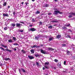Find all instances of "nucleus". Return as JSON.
Returning <instances> with one entry per match:
<instances>
[{
    "label": "nucleus",
    "mask_w": 75,
    "mask_h": 75,
    "mask_svg": "<svg viewBox=\"0 0 75 75\" xmlns=\"http://www.w3.org/2000/svg\"><path fill=\"white\" fill-rule=\"evenodd\" d=\"M58 13H59V14H62V13L61 12H59V11L58 10H55L54 11V14H55V15L57 14H58Z\"/></svg>",
    "instance_id": "f257e3e1"
},
{
    "label": "nucleus",
    "mask_w": 75,
    "mask_h": 75,
    "mask_svg": "<svg viewBox=\"0 0 75 75\" xmlns=\"http://www.w3.org/2000/svg\"><path fill=\"white\" fill-rule=\"evenodd\" d=\"M69 16L68 17L69 18H71L72 17V15H73L74 16L75 15V13H74L73 12H71L69 14Z\"/></svg>",
    "instance_id": "f03ea898"
},
{
    "label": "nucleus",
    "mask_w": 75,
    "mask_h": 75,
    "mask_svg": "<svg viewBox=\"0 0 75 75\" xmlns=\"http://www.w3.org/2000/svg\"><path fill=\"white\" fill-rule=\"evenodd\" d=\"M49 64V62H46L45 63V68H46V69H48L49 67H48V65Z\"/></svg>",
    "instance_id": "7ed1b4c3"
},
{
    "label": "nucleus",
    "mask_w": 75,
    "mask_h": 75,
    "mask_svg": "<svg viewBox=\"0 0 75 75\" xmlns=\"http://www.w3.org/2000/svg\"><path fill=\"white\" fill-rule=\"evenodd\" d=\"M16 25L17 27H18L19 28H20L21 26H22V24L18 23H16Z\"/></svg>",
    "instance_id": "20e7f679"
},
{
    "label": "nucleus",
    "mask_w": 75,
    "mask_h": 75,
    "mask_svg": "<svg viewBox=\"0 0 75 75\" xmlns=\"http://www.w3.org/2000/svg\"><path fill=\"white\" fill-rule=\"evenodd\" d=\"M35 29L34 28H31L28 30L29 31H35Z\"/></svg>",
    "instance_id": "39448f33"
},
{
    "label": "nucleus",
    "mask_w": 75,
    "mask_h": 75,
    "mask_svg": "<svg viewBox=\"0 0 75 75\" xmlns=\"http://www.w3.org/2000/svg\"><path fill=\"white\" fill-rule=\"evenodd\" d=\"M28 58L30 59H34V57L32 56L29 55L28 56Z\"/></svg>",
    "instance_id": "423d86ee"
},
{
    "label": "nucleus",
    "mask_w": 75,
    "mask_h": 75,
    "mask_svg": "<svg viewBox=\"0 0 75 75\" xmlns=\"http://www.w3.org/2000/svg\"><path fill=\"white\" fill-rule=\"evenodd\" d=\"M52 23H58V20L57 19H54L52 21Z\"/></svg>",
    "instance_id": "0eeeda50"
},
{
    "label": "nucleus",
    "mask_w": 75,
    "mask_h": 75,
    "mask_svg": "<svg viewBox=\"0 0 75 75\" xmlns=\"http://www.w3.org/2000/svg\"><path fill=\"white\" fill-rule=\"evenodd\" d=\"M40 52H41V53L42 54H46V52L43 50H40Z\"/></svg>",
    "instance_id": "6e6552de"
},
{
    "label": "nucleus",
    "mask_w": 75,
    "mask_h": 75,
    "mask_svg": "<svg viewBox=\"0 0 75 75\" xmlns=\"http://www.w3.org/2000/svg\"><path fill=\"white\" fill-rule=\"evenodd\" d=\"M39 48V47L37 46L36 45H34L33 46H31V48Z\"/></svg>",
    "instance_id": "1a4fd4ad"
},
{
    "label": "nucleus",
    "mask_w": 75,
    "mask_h": 75,
    "mask_svg": "<svg viewBox=\"0 0 75 75\" xmlns=\"http://www.w3.org/2000/svg\"><path fill=\"white\" fill-rule=\"evenodd\" d=\"M3 17H8V15L7 13L6 14H4L3 15Z\"/></svg>",
    "instance_id": "9d476101"
},
{
    "label": "nucleus",
    "mask_w": 75,
    "mask_h": 75,
    "mask_svg": "<svg viewBox=\"0 0 75 75\" xmlns=\"http://www.w3.org/2000/svg\"><path fill=\"white\" fill-rule=\"evenodd\" d=\"M4 60L5 61H9V60H10V58H5L4 59Z\"/></svg>",
    "instance_id": "9b49d317"
},
{
    "label": "nucleus",
    "mask_w": 75,
    "mask_h": 75,
    "mask_svg": "<svg viewBox=\"0 0 75 75\" xmlns=\"http://www.w3.org/2000/svg\"><path fill=\"white\" fill-rule=\"evenodd\" d=\"M49 50H50L51 51H54V49L51 48V47H49L48 48Z\"/></svg>",
    "instance_id": "f8f14e48"
},
{
    "label": "nucleus",
    "mask_w": 75,
    "mask_h": 75,
    "mask_svg": "<svg viewBox=\"0 0 75 75\" xmlns=\"http://www.w3.org/2000/svg\"><path fill=\"white\" fill-rule=\"evenodd\" d=\"M65 26L66 27H71V26L70 25V24H69L68 25H65Z\"/></svg>",
    "instance_id": "ddd939ff"
},
{
    "label": "nucleus",
    "mask_w": 75,
    "mask_h": 75,
    "mask_svg": "<svg viewBox=\"0 0 75 75\" xmlns=\"http://www.w3.org/2000/svg\"><path fill=\"white\" fill-rule=\"evenodd\" d=\"M6 51H8V52H11V50H8V49L7 48L6 49Z\"/></svg>",
    "instance_id": "4468645a"
},
{
    "label": "nucleus",
    "mask_w": 75,
    "mask_h": 75,
    "mask_svg": "<svg viewBox=\"0 0 75 75\" xmlns=\"http://www.w3.org/2000/svg\"><path fill=\"white\" fill-rule=\"evenodd\" d=\"M61 35H59L57 36V38H61Z\"/></svg>",
    "instance_id": "2eb2a0df"
},
{
    "label": "nucleus",
    "mask_w": 75,
    "mask_h": 75,
    "mask_svg": "<svg viewBox=\"0 0 75 75\" xmlns=\"http://www.w3.org/2000/svg\"><path fill=\"white\" fill-rule=\"evenodd\" d=\"M21 52H23V54H25L26 53V52H25V51H24V50H21Z\"/></svg>",
    "instance_id": "dca6fc26"
},
{
    "label": "nucleus",
    "mask_w": 75,
    "mask_h": 75,
    "mask_svg": "<svg viewBox=\"0 0 75 75\" xmlns=\"http://www.w3.org/2000/svg\"><path fill=\"white\" fill-rule=\"evenodd\" d=\"M0 65L1 66V67H4V64H3L0 62Z\"/></svg>",
    "instance_id": "f3484780"
},
{
    "label": "nucleus",
    "mask_w": 75,
    "mask_h": 75,
    "mask_svg": "<svg viewBox=\"0 0 75 75\" xmlns=\"http://www.w3.org/2000/svg\"><path fill=\"white\" fill-rule=\"evenodd\" d=\"M40 12L39 11H37L35 13V14H40Z\"/></svg>",
    "instance_id": "a211bd4d"
},
{
    "label": "nucleus",
    "mask_w": 75,
    "mask_h": 75,
    "mask_svg": "<svg viewBox=\"0 0 75 75\" xmlns=\"http://www.w3.org/2000/svg\"><path fill=\"white\" fill-rule=\"evenodd\" d=\"M67 38H71V36H70L69 35H67L66 36Z\"/></svg>",
    "instance_id": "6ab92c4d"
},
{
    "label": "nucleus",
    "mask_w": 75,
    "mask_h": 75,
    "mask_svg": "<svg viewBox=\"0 0 75 75\" xmlns=\"http://www.w3.org/2000/svg\"><path fill=\"white\" fill-rule=\"evenodd\" d=\"M39 36H38L37 37H35V40H38L39 39Z\"/></svg>",
    "instance_id": "aec40b11"
},
{
    "label": "nucleus",
    "mask_w": 75,
    "mask_h": 75,
    "mask_svg": "<svg viewBox=\"0 0 75 75\" xmlns=\"http://www.w3.org/2000/svg\"><path fill=\"white\" fill-rule=\"evenodd\" d=\"M30 52H31V53L34 54V50H30Z\"/></svg>",
    "instance_id": "412c9836"
},
{
    "label": "nucleus",
    "mask_w": 75,
    "mask_h": 75,
    "mask_svg": "<svg viewBox=\"0 0 75 75\" xmlns=\"http://www.w3.org/2000/svg\"><path fill=\"white\" fill-rule=\"evenodd\" d=\"M7 4V3L6 2H4L3 5L4 6H6V4Z\"/></svg>",
    "instance_id": "4be33fe9"
},
{
    "label": "nucleus",
    "mask_w": 75,
    "mask_h": 75,
    "mask_svg": "<svg viewBox=\"0 0 75 75\" xmlns=\"http://www.w3.org/2000/svg\"><path fill=\"white\" fill-rule=\"evenodd\" d=\"M52 27H53V26H52V25H50L48 27L49 28H52Z\"/></svg>",
    "instance_id": "5701e85b"
},
{
    "label": "nucleus",
    "mask_w": 75,
    "mask_h": 75,
    "mask_svg": "<svg viewBox=\"0 0 75 75\" xmlns=\"http://www.w3.org/2000/svg\"><path fill=\"white\" fill-rule=\"evenodd\" d=\"M1 46L3 47H4V48H7V46H4V45H3L2 44L1 45Z\"/></svg>",
    "instance_id": "b1692460"
},
{
    "label": "nucleus",
    "mask_w": 75,
    "mask_h": 75,
    "mask_svg": "<svg viewBox=\"0 0 75 75\" xmlns=\"http://www.w3.org/2000/svg\"><path fill=\"white\" fill-rule=\"evenodd\" d=\"M8 41L9 42H13V41H12V40H8Z\"/></svg>",
    "instance_id": "393cba45"
},
{
    "label": "nucleus",
    "mask_w": 75,
    "mask_h": 75,
    "mask_svg": "<svg viewBox=\"0 0 75 75\" xmlns=\"http://www.w3.org/2000/svg\"><path fill=\"white\" fill-rule=\"evenodd\" d=\"M21 70L23 72H25V71L24 69H21Z\"/></svg>",
    "instance_id": "a878e982"
},
{
    "label": "nucleus",
    "mask_w": 75,
    "mask_h": 75,
    "mask_svg": "<svg viewBox=\"0 0 75 75\" xmlns=\"http://www.w3.org/2000/svg\"><path fill=\"white\" fill-rule=\"evenodd\" d=\"M12 26H13V27H15V25H16V24H14V23H13L12 24Z\"/></svg>",
    "instance_id": "bb28decb"
},
{
    "label": "nucleus",
    "mask_w": 75,
    "mask_h": 75,
    "mask_svg": "<svg viewBox=\"0 0 75 75\" xmlns=\"http://www.w3.org/2000/svg\"><path fill=\"white\" fill-rule=\"evenodd\" d=\"M13 39L14 40V41H16V38L13 37Z\"/></svg>",
    "instance_id": "cd10ccee"
},
{
    "label": "nucleus",
    "mask_w": 75,
    "mask_h": 75,
    "mask_svg": "<svg viewBox=\"0 0 75 75\" xmlns=\"http://www.w3.org/2000/svg\"><path fill=\"white\" fill-rule=\"evenodd\" d=\"M62 47H66V45L65 44H63L62 45Z\"/></svg>",
    "instance_id": "c85d7f7f"
},
{
    "label": "nucleus",
    "mask_w": 75,
    "mask_h": 75,
    "mask_svg": "<svg viewBox=\"0 0 75 75\" xmlns=\"http://www.w3.org/2000/svg\"><path fill=\"white\" fill-rule=\"evenodd\" d=\"M13 45H18V44L16 43H14L13 44Z\"/></svg>",
    "instance_id": "c756f323"
},
{
    "label": "nucleus",
    "mask_w": 75,
    "mask_h": 75,
    "mask_svg": "<svg viewBox=\"0 0 75 75\" xmlns=\"http://www.w3.org/2000/svg\"><path fill=\"white\" fill-rule=\"evenodd\" d=\"M58 60L57 59H54V62H58Z\"/></svg>",
    "instance_id": "7c9ffc66"
},
{
    "label": "nucleus",
    "mask_w": 75,
    "mask_h": 75,
    "mask_svg": "<svg viewBox=\"0 0 75 75\" xmlns=\"http://www.w3.org/2000/svg\"><path fill=\"white\" fill-rule=\"evenodd\" d=\"M7 29H8V28H7V27H6L4 28V30H7Z\"/></svg>",
    "instance_id": "2f4dec72"
},
{
    "label": "nucleus",
    "mask_w": 75,
    "mask_h": 75,
    "mask_svg": "<svg viewBox=\"0 0 75 75\" xmlns=\"http://www.w3.org/2000/svg\"><path fill=\"white\" fill-rule=\"evenodd\" d=\"M68 32H70V33H72V30H71L70 29H69Z\"/></svg>",
    "instance_id": "473e14b6"
},
{
    "label": "nucleus",
    "mask_w": 75,
    "mask_h": 75,
    "mask_svg": "<svg viewBox=\"0 0 75 75\" xmlns=\"http://www.w3.org/2000/svg\"><path fill=\"white\" fill-rule=\"evenodd\" d=\"M52 40V38H51L49 39V41H51Z\"/></svg>",
    "instance_id": "72a5a7b5"
},
{
    "label": "nucleus",
    "mask_w": 75,
    "mask_h": 75,
    "mask_svg": "<svg viewBox=\"0 0 75 75\" xmlns=\"http://www.w3.org/2000/svg\"><path fill=\"white\" fill-rule=\"evenodd\" d=\"M32 21L33 22H35V20H34V18L32 19Z\"/></svg>",
    "instance_id": "f704fd0d"
},
{
    "label": "nucleus",
    "mask_w": 75,
    "mask_h": 75,
    "mask_svg": "<svg viewBox=\"0 0 75 75\" xmlns=\"http://www.w3.org/2000/svg\"><path fill=\"white\" fill-rule=\"evenodd\" d=\"M64 65H66V61H64Z\"/></svg>",
    "instance_id": "c9c22d12"
},
{
    "label": "nucleus",
    "mask_w": 75,
    "mask_h": 75,
    "mask_svg": "<svg viewBox=\"0 0 75 75\" xmlns=\"http://www.w3.org/2000/svg\"><path fill=\"white\" fill-rule=\"evenodd\" d=\"M45 7H48V4H46V5H45Z\"/></svg>",
    "instance_id": "e433bc0d"
},
{
    "label": "nucleus",
    "mask_w": 75,
    "mask_h": 75,
    "mask_svg": "<svg viewBox=\"0 0 75 75\" xmlns=\"http://www.w3.org/2000/svg\"><path fill=\"white\" fill-rule=\"evenodd\" d=\"M0 49H1V50H3V51L4 50V48L1 47H0Z\"/></svg>",
    "instance_id": "4c0bfd02"
},
{
    "label": "nucleus",
    "mask_w": 75,
    "mask_h": 75,
    "mask_svg": "<svg viewBox=\"0 0 75 75\" xmlns=\"http://www.w3.org/2000/svg\"><path fill=\"white\" fill-rule=\"evenodd\" d=\"M36 64L37 65V66H39V63H38L36 62Z\"/></svg>",
    "instance_id": "58836bf2"
},
{
    "label": "nucleus",
    "mask_w": 75,
    "mask_h": 75,
    "mask_svg": "<svg viewBox=\"0 0 75 75\" xmlns=\"http://www.w3.org/2000/svg\"><path fill=\"white\" fill-rule=\"evenodd\" d=\"M28 4H29V3H28V2H25V4H26V5H27Z\"/></svg>",
    "instance_id": "ea45409f"
},
{
    "label": "nucleus",
    "mask_w": 75,
    "mask_h": 75,
    "mask_svg": "<svg viewBox=\"0 0 75 75\" xmlns=\"http://www.w3.org/2000/svg\"><path fill=\"white\" fill-rule=\"evenodd\" d=\"M39 23H40V25H42V22H40Z\"/></svg>",
    "instance_id": "a19ab883"
},
{
    "label": "nucleus",
    "mask_w": 75,
    "mask_h": 75,
    "mask_svg": "<svg viewBox=\"0 0 75 75\" xmlns=\"http://www.w3.org/2000/svg\"><path fill=\"white\" fill-rule=\"evenodd\" d=\"M52 14L51 13H48V15H51V14Z\"/></svg>",
    "instance_id": "79ce46f5"
},
{
    "label": "nucleus",
    "mask_w": 75,
    "mask_h": 75,
    "mask_svg": "<svg viewBox=\"0 0 75 75\" xmlns=\"http://www.w3.org/2000/svg\"><path fill=\"white\" fill-rule=\"evenodd\" d=\"M20 23H22V24H24V23L23 22H20Z\"/></svg>",
    "instance_id": "37998d69"
},
{
    "label": "nucleus",
    "mask_w": 75,
    "mask_h": 75,
    "mask_svg": "<svg viewBox=\"0 0 75 75\" xmlns=\"http://www.w3.org/2000/svg\"><path fill=\"white\" fill-rule=\"evenodd\" d=\"M13 15H15V14H16V13H15V12H13Z\"/></svg>",
    "instance_id": "c03bdc74"
},
{
    "label": "nucleus",
    "mask_w": 75,
    "mask_h": 75,
    "mask_svg": "<svg viewBox=\"0 0 75 75\" xmlns=\"http://www.w3.org/2000/svg\"><path fill=\"white\" fill-rule=\"evenodd\" d=\"M63 28H64V29H66V28H66V27H63Z\"/></svg>",
    "instance_id": "a18cd8bd"
},
{
    "label": "nucleus",
    "mask_w": 75,
    "mask_h": 75,
    "mask_svg": "<svg viewBox=\"0 0 75 75\" xmlns=\"http://www.w3.org/2000/svg\"><path fill=\"white\" fill-rule=\"evenodd\" d=\"M13 50H14V51H16V50H17V49H16V48H14L13 49Z\"/></svg>",
    "instance_id": "49530a36"
},
{
    "label": "nucleus",
    "mask_w": 75,
    "mask_h": 75,
    "mask_svg": "<svg viewBox=\"0 0 75 75\" xmlns=\"http://www.w3.org/2000/svg\"><path fill=\"white\" fill-rule=\"evenodd\" d=\"M67 54H69V51H67Z\"/></svg>",
    "instance_id": "de8ad7c7"
},
{
    "label": "nucleus",
    "mask_w": 75,
    "mask_h": 75,
    "mask_svg": "<svg viewBox=\"0 0 75 75\" xmlns=\"http://www.w3.org/2000/svg\"><path fill=\"white\" fill-rule=\"evenodd\" d=\"M19 31H20V32H21V33H22V32H23V30H20Z\"/></svg>",
    "instance_id": "09e8293b"
},
{
    "label": "nucleus",
    "mask_w": 75,
    "mask_h": 75,
    "mask_svg": "<svg viewBox=\"0 0 75 75\" xmlns=\"http://www.w3.org/2000/svg\"><path fill=\"white\" fill-rule=\"evenodd\" d=\"M29 27H33V25H30L29 26Z\"/></svg>",
    "instance_id": "8fccbe9b"
},
{
    "label": "nucleus",
    "mask_w": 75,
    "mask_h": 75,
    "mask_svg": "<svg viewBox=\"0 0 75 75\" xmlns=\"http://www.w3.org/2000/svg\"><path fill=\"white\" fill-rule=\"evenodd\" d=\"M21 4H22V5H23V4H24V2H22Z\"/></svg>",
    "instance_id": "3c124183"
},
{
    "label": "nucleus",
    "mask_w": 75,
    "mask_h": 75,
    "mask_svg": "<svg viewBox=\"0 0 75 75\" xmlns=\"http://www.w3.org/2000/svg\"><path fill=\"white\" fill-rule=\"evenodd\" d=\"M8 8H10V6H8Z\"/></svg>",
    "instance_id": "603ef678"
},
{
    "label": "nucleus",
    "mask_w": 75,
    "mask_h": 75,
    "mask_svg": "<svg viewBox=\"0 0 75 75\" xmlns=\"http://www.w3.org/2000/svg\"><path fill=\"white\" fill-rule=\"evenodd\" d=\"M43 70H44V69H45V67H44L43 68Z\"/></svg>",
    "instance_id": "864d4df0"
},
{
    "label": "nucleus",
    "mask_w": 75,
    "mask_h": 75,
    "mask_svg": "<svg viewBox=\"0 0 75 75\" xmlns=\"http://www.w3.org/2000/svg\"><path fill=\"white\" fill-rule=\"evenodd\" d=\"M32 1H33V2H34V1H35V0H31Z\"/></svg>",
    "instance_id": "5fc2aeb1"
},
{
    "label": "nucleus",
    "mask_w": 75,
    "mask_h": 75,
    "mask_svg": "<svg viewBox=\"0 0 75 75\" xmlns=\"http://www.w3.org/2000/svg\"><path fill=\"white\" fill-rule=\"evenodd\" d=\"M55 1H56V2H57V1H58V0H54Z\"/></svg>",
    "instance_id": "6e6d98bb"
},
{
    "label": "nucleus",
    "mask_w": 75,
    "mask_h": 75,
    "mask_svg": "<svg viewBox=\"0 0 75 75\" xmlns=\"http://www.w3.org/2000/svg\"><path fill=\"white\" fill-rule=\"evenodd\" d=\"M19 71H20V74H21V73H20V72H21V70H20L19 69Z\"/></svg>",
    "instance_id": "4d7b16f0"
},
{
    "label": "nucleus",
    "mask_w": 75,
    "mask_h": 75,
    "mask_svg": "<svg viewBox=\"0 0 75 75\" xmlns=\"http://www.w3.org/2000/svg\"><path fill=\"white\" fill-rule=\"evenodd\" d=\"M42 46H43V45H41V47H42Z\"/></svg>",
    "instance_id": "13d9d810"
},
{
    "label": "nucleus",
    "mask_w": 75,
    "mask_h": 75,
    "mask_svg": "<svg viewBox=\"0 0 75 75\" xmlns=\"http://www.w3.org/2000/svg\"><path fill=\"white\" fill-rule=\"evenodd\" d=\"M35 57H37V55H36Z\"/></svg>",
    "instance_id": "bf43d9fd"
},
{
    "label": "nucleus",
    "mask_w": 75,
    "mask_h": 75,
    "mask_svg": "<svg viewBox=\"0 0 75 75\" xmlns=\"http://www.w3.org/2000/svg\"><path fill=\"white\" fill-rule=\"evenodd\" d=\"M74 58L75 59V57H74Z\"/></svg>",
    "instance_id": "052dcab7"
},
{
    "label": "nucleus",
    "mask_w": 75,
    "mask_h": 75,
    "mask_svg": "<svg viewBox=\"0 0 75 75\" xmlns=\"http://www.w3.org/2000/svg\"><path fill=\"white\" fill-rule=\"evenodd\" d=\"M0 8H1V7H0Z\"/></svg>",
    "instance_id": "680f3d73"
},
{
    "label": "nucleus",
    "mask_w": 75,
    "mask_h": 75,
    "mask_svg": "<svg viewBox=\"0 0 75 75\" xmlns=\"http://www.w3.org/2000/svg\"><path fill=\"white\" fill-rule=\"evenodd\" d=\"M18 1V0H17Z\"/></svg>",
    "instance_id": "e2e57ef3"
},
{
    "label": "nucleus",
    "mask_w": 75,
    "mask_h": 75,
    "mask_svg": "<svg viewBox=\"0 0 75 75\" xmlns=\"http://www.w3.org/2000/svg\"><path fill=\"white\" fill-rule=\"evenodd\" d=\"M1 0V1H2L3 0Z\"/></svg>",
    "instance_id": "0e129e2a"
},
{
    "label": "nucleus",
    "mask_w": 75,
    "mask_h": 75,
    "mask_svg": "<svg viewBox=\"0 0 75 75\" xmlns=\"http://www.w3.org/2000/svg\"><path fill=\"white\" fill-rule=\"evenodd\" d=\"M46 75H47V74H46Z\"/></svg>",
    "instance_id": "69168bd1"
}]
</instances>
